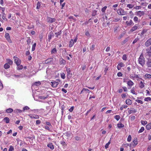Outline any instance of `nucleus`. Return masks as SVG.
<instances>
[{
    "instance_id": "nucleus-56",
    "label": "nucleus",
    "mask_w": 151,
    "mask_h": 151,
    "mask_svg": "<svg viewBox=\"0 0 151 151\" xmlns=\"http://www.w3.org/2000/svg\"><path fill=\"white\" fill-rule=\"evenodd\" d=\"M139 39L138 38H136L134 40V41L133 42V44H134L135 43H136L137 41Z\"/></svg>"
},
{
    "instance_id": "nucleus-21",
    "label": "nucleus",
    "mask_w": 151,
    "mask_h": 151,
    "mask_svg": "<svg viewBox=\"0 0 151 151\" xmlns=\"http://www.w3.org/2000/svg\"><path fill=\"white\" fill-rule=\"evenodd\" d=\"M145 86L144 85V84L143 82L142 81L140 82V83L139 84V87L141 88H142L144 87Z\"/></svg>"
},
{
    "instance_id": "nucleus-30",
    "label": "nucleus",
    "mask_w": 151,
    "mask_h": 151,
    "mask_svg": "<svg viewBox=\"0 0 151 151\" xmlns=\"http://www.w3.org/2000/svg\"><path fill=\"white\" fill-rule=\"evenodd\" d=\"M4 67L5 69H7L9 68L10 66L8 65V64L6 63L4 65Z\"/></svg>"
},
{
    "instance_id": "nucleus-9",
    "label": "nucleus",
    "mask_w": 151,
    "mask_h": 151,
    "mask_svg": "<svg viewBox=\"0 0 151 151\" xmlns=\"http://www.w3.org/2000/svg\"><path fill=\"white\" fill-rule=\"evenodd\" d=\"M128 80L129 81L127 82V84L128 86L130 87H130L134 85V83L131 80Z\"/></svg>"
},
{
    "instance_id": "nucleus-2",
    "label": "nucleus",
    "mask_w": 151,
    "mask_h": 151,
    "mask_svg": "<svg viewBox=\"0 0 151 151\" xmlns=\"http://www.w3.org/2000/svg\"><path fill=\"white\" fill-rule=\"evenodd\" d=\"M14 62L17 65H19L21 63L20 60L18 57L16 56L14 57Z\"/></svg>"
},
{
    "instance_id": "nucleus-38",
    "label": "nucleus",
    "mask_w": 151,
    "mask_h": 151,
    "mask_svg": "<svg viewBox=\"0 0 151 151\" xmlns=\"http://www.w3.org/2000/svg\"><path fill=\"white\" fill-rule=\"evenodd\" d=\"M36 45V43H35L32 45V51H33L35 50Z\"/></svg>"
},
{
    "instance_id": "nucleus-11",
    "label": "nucleus",
    "mask_w": 151,
    "mask_h": 151,
    "mask_svg": "<svg viewBox=\"0 0 151 151\" xmlns=\"http://www.w3.org/2000/svg\"><path fill=\"white\" fill-rule=\"evenodd\" d=\"M55 18L49 17L47 19V22H48L52 23L55 22Z\"/></svg>"
},
{
    "instance_id": "nucleus-40",
    "label": "nucleus",
    "mask_w": 151,
    "mask_h": 151,
    "mask_svg": "<svg viewBox=\"0 0 151 151\" xmlns=\"http://www.w3.org/2000/svg\"><path fill=\"white\" fill-rule=\"evenodd\" d=\"M144 130H145L144 128L143 127H141L138 133H140L142 132L143 131H144Z\"/></svg>"
},
{
    "instance_id": "nucleus-33",
    "label": "nucleus",
    "mask_w": 151,
    "mask_h": 151,
    "mask_svg": "<svg viewBox=\"0 0 151 151\" xmlns=\"http://www.w3.org/2000/svg\"><path fill=\"white\" fill-rule=\"evenodd\" d=\"M41 84V83L40 81L34 83V85L35 86H38Z\"/></svg>"
},
{
    "instance_id": "nucleus-35",
    "label": "nucleus",
    "mask_w": 151,
    "mask_h": 151,
    "mask_svg": "<svg viewBox=\"0 0 151 151\" xmlns=\"http://www.w3.org/2000/svg\"><path fill=\"white\" fill-rule=\"evenodd\" d=\"M23 111H22L21 110L19 109H16L14 110V111L16 113H21Z\"/></svg>"
},
{
    "instance_id": "nucleus-10",
    "label": "nucleus",
    "mask_w": 151,
    "mask_h": 151,
    "mask_svg": "<svg viewBox=\"0 0 151 151\" xmlns=\"http://www.w3.org/2000/svg\"><path fill=\"white\" fill-rule=\"evenodd\" d=\"M144 14V12L142 11H139L136 12L137 15L139 16L140 17L143 15Z\"/></svg>"
},
{
    "instance_id": "nucleus-20",
    "label": "nucleus",
    "mask_w": 151,
    "mask_h": 151,
    "mask_svg": "<svg viewBox=\"0 0 151 151\" xmlns=\"http://www.w3.org/2000/svg\"><path fill=\"white\" fill-rule=\"evenodd\" d=\"M137 112L136 110L135 109H132L128 111V113L129 114H131L132 113H135Z\"/></svg>"
},
{
    "instance_id": "nucleus-31",
    "label": "nucleus",
    "mask_w": 151,
    "mask_h": 151,
    "mask_svg": "<svg viewBox=\"0 0 151 151\" xmlns=\"http://www.w3.org/2000/svg\"><path fill=\"white\" fill-rule=\"evenodd\" d=\"M147 53L149 56H151V51L149 49H147L146 50Z\"/></svg>"
},
{
    "instance_id": "nucleus-64",
    "label": "nucleus",
    "mask_w": 151,
    "mask_h": 151,
    "mask_svg": "<svg viewBox=\"0 0 151 151\" xmlns=\"http://www.w3.org/2000/svg\"><path fill=\"white\" fill-rule=\"evenodd\" d=\"M135 119V117L134 116H133L130 118V119L131 121H132Z\"/></svg>"
},
{
    "instance_id": "nucleus-50",
    "label": "nucleus",
    "mask_w": 151,
    "mask_h": 151,
    "mask_svg": "<svg viewBox=\"0 0 151 151\" xmlns=\"http://www.w3.org/2000/svg\"><path fill=\"white\" fill-rule=\"evenodd\" d=\"M61 77L63 79H64L65 78V75L63 73L61 74Z\"/></svg>"
},
{
    "instance_id": "nucleus-46",
    "label": "nucleus",
    "mask_w": 151,
    "mask_h": 151,
    "mask_svg": "<svg viewBox=\"0 0 151 151\" xmlns=\"http://www.w3.org/2000/svg\"><path fill=\"white\" fill-rule=\"evenodd\" d=\"M144 100L145 101H148L151 100V98L150 97H147Z\"/></svg>"
},
{
    "instance_id": "nucleus-15",
    "label": "nucleus",
    "mask_w": 151,
    "mask_h": 151,
    "mask_svg": "<svg viewBox=\"0 0 151 151\" xmlns=\"http://www.w3.org/2000/svg\"><path fill=\"white\" fill-rule=\"evenodd\" d=\"M68 76L69 77H71V76L72 74L70 73L71 70L70 68H67L66 70Z\"/></svg>"
},
{
    "instance_id": "nucleus-12",
    "label": "nucleus",
    "mask_w": 151,
    "mask_h": 151,
    "mask_svg": "<svg viewBox=\"0 0 151 151\" xmlns=\"http://www.w3.org/2000/svg\"><path fill=\"white\" fill-rule=\"evenodd\" d=\"M126 23L127 26H131L134 24V23L131 19L130 20L129 22L127 21Z\"/></svg>"
},
{
    "instance_id": "nucleus-3",
    "label": "nucleus",
    "mask_w": 151,
    "mask_h": 151,
    "mask_svg": "<svg viewBox=\"0 0 151 151\" xmlns=\"http://www.w3.org/2000/svg\"><path fill=\"white\" fill-rule=\"evenodd\" d=\"M1 10L2 11V18L4 20H6V21H7V19L6 18V15L4 12L5 10V9L4 8L1 7Z\"/></svg>"
},
{
    "instance_id": "nucleus-42",
    "label": "nucleus",
    "mask_w": 151,
    "mask_h": 151,
    "mask_svg": "<svg viewBox=\"0 0 151 151\" xmlns=\"http://www.w3.org/2000/svg\"><path fill=\"white\" fill-rule=\"evenodd\" d=\"M107 7L106 6H105L104 7H103L101 9V11L103 12H105V11Z\"/></svg>"
},
{
    "instance_id": "nucleus-47",
    "label": "nucleus",
    "mask_w": 151,
    "mask_h": 151,
    "mask_svg": "<svg viewBox=\"0 0 151 151\" xmlns=\"http://www.w3.org/2000/svg\"><path fill=\"white\" fill-rule=\"evenodd\" d=\"M120 117L119 115H116L114 116V118L116 119L117 121H118L120 119Z\"/></svg>"
},
{
    "instance_id": "nucleus-39",
    "label": "nucleus",
    "mask_w": 151,
    "mask_h": 151,
    "mask_svg": "<svg viewBox=\"0 0 151 151\" xmlns=\"http://www.w3.org/2000/svg\"><path fill=\"white\" fill-rule=\"evenodd\" d=\"M17 69L18 70H21L23 68V66L22 65H20L19 64V65H17Z\"/></svg>"
},
{
    "instance_id": "nucleus-37",
    "label": "nucleus",
    "mask_w": 151,
    "mask_h": 151,
    "mask_svg": "<svg viewBox=\"0 0 151 151\" xmlns=\"http://www.w3.org/2000/svg\"><path fill=\"white\" fill-rule=\"evenodd\" d=\"M8 63L10 65H12L13 63V61L10 59H7Z\"/></svg>"
},
{
    "instance_id": "nucleus-26",
    "label": "nucleus",
    "mask_w": 151,
    "mask_h": 151,
    "mask_svg": "<svg viewBox=\"0 0 151 151\" xmlns=\"http://www.w3.org/2000/svg\"><path fill=\"white\" fill-rule=\"evenodd\" d=\"M87 91V92L89 93L90 92V90L87 89H86L85 88H83L82 90L81 91L80 93H82L84 91Z\"/></svg>"
},
{
    "instance_id": "nucleus-43",
    "label": "nucleus",
    "mask_w": 151,
    "mask_h": 151,
    "mask_svg": "<svg viewBox=\"0 0 151 151\" xmlns=\"http://www.w3.org/2000/svg\"><path fill=\"white\" fill-rule=\"evenodd\" d=\"M135 101L139 103H140L141 104H143V102L142 100H140L137 99L135 100Z\"/></svg>"
},
{
    "instance_id": "nucleus-36",
    "label": "nucleus",
    "mask_w": 151,
    "mask_h": 151,
    "mask_svg": "<svg viewBox=\"0 0 151 151\" xmlns=\"http://www.w3.org/2000/svg\"><path fill=\"white\" fill-rule=\"evenodd\" d=\"M134 6V5L132 4H128L127 5V7L129 8H132Z\"/></svg>"
},
{
    "instance_id": "nucleus-17",
    "label": "nucleus",
    "mask_w": 151,
    "mask_h": 151,
    "mask_svg": "<svg viewBox=\"0 0 151 151\" xmlns=\"http://www.w3.org/2000/svg\"><path fill=\"white\" fill-rule=\"evenodd\" d=\"M47 146L52 150L54 148V146L52 143H49L47 145Z\"/></svg>"
},
{
    "instance_id": "nucleus-55",
    "label": "nucleus",
    "mask_w": 151,
    "mask_h": 151,
    "mask_svg": "<svg viewBox=\"0 0 151 151\" xmlns=\"http://www.w3.org/2000/svg\"><path fill=\"white\" fill-rule=\"evenodd\" d=\"M96 14V11L95 10L93 11L92 12V15L95 16Z\"/></svg>"
},
{
    "instance_id": "nucleus-57",
    "label": "nucleus",
    "mask_w": 151,
    "mask_h": 151,
    "mask_svg": "<svg viewBox=\"0 0 151 151\" xmlns=\"http://www.w3.org/2000/svg\"><path fill=\"white\" fill-rule=\"evenodd\" d=\"M14 150V147L12 146H10L9 148V151H13Z\"/></svg>"
},
{
    "instance_id": "nucleus-22",
    "label": "nucleus",
    "mask_w": 151,
    "mask_h": 151,
    "mask_svg": "<svg viewBox=\"0 0 151 151\" xmlns=\"http://www.w3.org/2000/svg\"><path fill=\"white\" fill-rule=\"evenodd\" d=\"M3 120L5 121L6 123H8L9 122V119L8 117H6L4 118Z\"/></svg>"
},
{
    "instance_id": "nucleus-29",
    "label": "nucleus",
    "mask_w": 151,
    "mask_h": 151,
    "mask_svg": "<svg viewBox=\"0 0 151 151\" xmlns=\"http://www.w3.org/2000/svg\"><path fill=\"white\" fill-rule=\"evenodd\" d=\"M128 40V38H126L123 41L122 43V45H123L126 42H127V41Z\"/></svg>"
},
{
    "instance_id": "nucleus-6",
    "label": "nucleus",
    "mask_w": 151,
    "mask_h": 151,
    "mask_svg": "<svg viewBox=\"0 0 151 151\" xmlns=\"http://www.w3.org/2000/svg\"><path fill=\"white\" fill-rule=\"evenodd\" d=\"M117 12L120 15H124L126 14V13L124 10L122 9H121L120 10H118Z\"/></svg>"
},
{
    "instance_id": "nucleus-4",
    "label": "nucleus",
    "mask_w": 151,
    "mask_h": 151,
    "mask_svg": "<svg viewBox=\"0 0 151 151\" xmlns=\"http://www.w3.org/2000/svg\"><path fill=\"white\" fill-rule=\"evenodd\" d=\"M5 37L7 41L10 43H12V41L10 40V37L8 33H6L5 35Z\"/></svg>"
},
{
    "instance_id": "nucleus-44",
    "label": "nucleus",
    "mask_w": 151,
    "mask_h": 151,
    "mask_svg": "<svg viewBox=\"0 0 151 151\" xmlns=\"http://www.w3.org/2000/svg\"><path fill=\"white\" fill-rule=\"evenodd\" d=\"M41 6V3L39 2H38L37 3V9H39Z\"/></svg>"
},
{
    "instance_id": "nucleus-23",
    "label": "nucleus",
    "mask_w": 151,
    "mask_h": 151,
    "mask_svg": "<svg viewBox=\"0 0 151 151\" xmlns=\"http://www.w3.org/2000/svg\"><path fill=\"white\" fill-rule=\"evenodd\" d=\"M147 130H149L151 128V122L147 124L146 127Z\"/></svg>"
},
{
    "instance_id": "nucleus-61",
    "label": "nucleus",
    "mask_w": 151,
    "mask_h": 151,
    "mask_svg": "<svg viewBox=\"0 0 151 151\" xmlns=\"http://www.w3.org/2000/svg\"><path fill=\"white\" fill-rule=\"evenodd\" d=\"M36 124H39L40 123L41 121L39 120H37L36 121Z\"/></svg>"
},
{
    "instance_id": "nucleus-16",
    "label": "nucleus",
    "mask_w": 151,
    "mask_h": 151,
    "mask_svg": "<svg viewBox=\"0 0 151 151\" xmlns=\"http://www.w3.org/2000/svg\"><path fill=\"white\" fill-rule=\"evenodd\" d=\"M52 60L53 58H52L48 59L45 61V64H48L52 61Z\"/></svg>"
},
{
    "instance_id": "nucleus-59",
    "label": "nucleus",
    "mask_w": 151,
    "mask_h": 151,
    "mask_svg": "<svg viewBox=\"0 0 151 151\" xmlns=\"http://www.w3.org/2000/svg\"><path fill=\"white\" fill-rule=\"evenodd\" d=\"M118 65L121 68L124 66V64L122 63H120L118 64Z\"/></svg>"
},
{
    "instance_id": "nucleus-48",
    "label": "nucleus",
    "mask_w": 151,
    "mask_h": 151,
    "mask_svg": "<svg viewBox=\"0 0 151 151\" xmlns=\"http://www.w3.org/2000/svg\"><path fill=\"white\" fill-rule=\"evenodd\" d=\"M60 143L63 146H66L67 145L65 142L64 141H61Z\"/></svg>"
},
{
    "instance_id": "nucleus-54",
    "label": "nucleus",
    "mask_w": 151,
    "mask_h": 151,
    "mask_svg": "<svg viewBox=\"0 0 151 151\" xmlns=\"http://www.w3.org/2000/svg\"><path fill=\"white\" fill-rule=\"evenodd\" d=\"M65 61L64 60H63L62 59L60 61V64H64L65 63Z\"/></svg>"
},
{
    "instance_id": "nucleus-25",
    "label": "nucleus",
    "mask_w": 151,
    "mask_h": 151,
    "mask_svg": "<svg viewBox=\"0 0 151 151\" xmlns=\"http://www.w3.org/2000/svg\"><path fill=\"white\" fill-rule=\"evenodd\" d=\"M13 111V109L11 108H9V109H7L6 110V112L8 113H12Z\"/></svg>"
},
{
    "instance_id": "nucleus-27",
    "label": "nucleus",
    "mask_w": 151,
    "mask_h": 151,
    "mask_svg": "<svg viewBox=\"0 0 151 151\" xmlns=\"http://www.w3.org/2000/svg\"><path fill=\"white\" fill-rule=\"evenodd\" d=\"M111 143V140H110L108 143L106 144V145L105 146V148L106 149H107L109 145Z\"/></svg>"
},
{
    "instance_id": "nucleus-19",
    "label": "nucleus",
    "mask_w": 151,
    "mask_h": 151,
    "mask_svg": "<svg viewBox=\"0 0 151 151\" xmlns=\"http://www.w3.org/2000/svg\"><path fill=\"white\" fill-rule=\"evenodd\" d=\"M126 103L128 105H131L132 104V102L130 100L128 99L126 100Z\"/></svg>"
},
{
    "instance_id": "nucleus-62",
    "label": "nucleus",
    "mask_w": 151,
    "mask_h": 151,
    "mask_svg": "<svg viewBox=\"0 0 151 151\" xmlns=\"http://www.w3.org/2000/svg\"><path fill=\"white\" fill-rule=\"evenodd\" d=\"M122 73L120 72H119L117 73V76H119V77L122 76Z\"/></svg>"
},
{
    "instance_id": "nucleus-28",
    "label": "nucleus",
    "mask_w": 151,
    "mask_h": 151,
    "mask_svg": "<svg viewBox=\"0 0 151 151\" xmlns=\"http://www.w3.org/2000/svg\"><path fill=\"white\" fill-rule=\"evenodd\" d=\"M117 127L118 128H120L124 127V125L121 123L117 124Z\"/></svg>"
},
{
    "instance_id": "nucleus-63",
    "label": "nucleus",
    "mask_w": 151,
    "mask_h": 151,
    "mask_svg": "<svg viewBox=\"0 0 151 151\" xmlns=\"http://www.w3.org/2000/svg\"><path fill=\"white\" fill-rule=\"evenodd\" d=\"M73 109H74L73 107L72 106V107H71L69 109V111H70V112H72L73 111Z\"/></svg>"
},
{
    "instance_id": "nucleus-58",
    "label": "nucleus",
    "mask_w": 151,
    "mask_h": 151,
    "mask_svg": "<svg viewBox=\"0 0 151 151\" xmlns=\"http://www.w3.org/2000/svg\"><path fill=\"white\" fill-rule=\"evenodd\" d=\"M138 18L137 17H135L133 19L134 21L135 22L138 21Z\"/></svg>"
},
{
    "instance_id": "nucleus-32",
    "label": "nucleus",
    "mask_w": 151,
    "mask_h": 151,
    "mask_svg": "<svg viewBox=\"0 0 151 151\" xmlns=\"http://www.w3.org/2000/svg\"><path fill=\"white\" fill-rule=\"evenodd\" d=\"M145 77L147 78H151V75L150 74H147L145 75Z\"/></svg>"
},
{
    "instance_id": "nucleus-34",
    "label": "nucleus",
    "mask_w": 151,
    "mask_h": 151,
    "mask_svg": "<svg viewBox=\"0 0 151 151\" xmlns=\"http://www.w3.org/2000/svg\"><path fill=\"white\" fill-rule=\"evenodd\" d=\"M131 92L133 94L136 95L137 94L135 92V88L133 87L132 88V89L131 90Z\"/></svg>"
},
{
    "instance_id": "nucleus-45",
    "label": "nucleus",
    "mask_w": 151,
    "mask_h": 151,
    "mask_svg": "<svg viewBox=\"0 0 151 151\" xmlns=\"http://www.w3.org/2000/svg\"><path fill=\"white\" fill-rule=\"evenodd\" d=\"M56 52V49L55 48L53 49L51 51L52 53H55Z\"/></svg>"
},
{
    "instance_id": "nucleus-13",
    "label": "nucleus",
    "mask_w": 151,
    "mask_h": 151,
    "mask_svg": "<svg viewBox=\"0 0 151 151\" xmlns=\"http://www.w3.org/2000/svg\"><path fill=\"white\" fill-rule=\"evenodd\" d=\"M148 67L150 68L151 67V59H148L146 63Z\"/></svg>"
},
{
    "instance_id": "nucleus-41",
    "label": "nucleus",
    "mask_w": 151,
    "mask_h": 151,
    "mask_svg": "<svg viewBox=\"0 0 151 151\" xmlns=\"http://www.w3.org/2000/svg\"><path fill=\"white\" fill-rule=\"evenodd\" d=\"M141 124L143 125H145L147 124V122L146 121H144L143 120H141Z\"/></svg>"
},
{
    "instance_id": "nucleus-1",
    "label": "nucleus",
    "mask_w": 151,
    "mask_h": 151,
    "mask_svg": "<svg viewBox=\"0 0 151 151\" xmlns=\"http://www.w3.org/2000/svg\"><path fill=\"white\" fill-rule=\"evenodd\" d=\"M139 63L143 66L145 64V59L142 54H141L138 59Z\"/></svg>"
},
{
    "instance_id": "nucleus-51",
    "label": "nucleus",
    "mask_w": 151,
    "mask_h": 151,
    "mask_svg": "<svg viewBox=\"0 0 151 151\" xmlns=\"http://www.w3.org/2000/svg\"><path fill=\"white\" fill-rule=\"evenodd\" d=\"M71 133L70 132H67L65 133V135L67 137H69L71 134Z\"/></svg>"
},
{
    "instance_id": "nucleus-7",
    "label": "nucleus",
    "mask_w": 151,
    "mask_h": 151,
    "mask_svg": "<svg viewBox=\"0 0 151 151\" xmlns=\"http://www.w3.org/2000/svg\"><path fill=\"white\" fill-rule=\"evenodd\" d=\"M51 83H52L51 85L53 87H56L59 84V83L58 81H55L51 82Z\"/></svg>"
},
{
    "instance_id": "nucleus-24",
    "label": "nucleus",
    "mask_w": 151,
    "mask_h": 151,
    "mask_svg": "<svg viewBox=\"0 0 151 151\" xmlns=\"http://www.w3.org/2000/svg\"><path fill=\"white\" fill-rule=\"evenodd\" d=\"M74 41L72 39L70 42V43L69 45V47H72L73 45L74 44Z\"/></svg>"
},
{
    "instance_id": "nucleus-14",
    "label": "nucleus",
    "mask_w": 151,
    "mask_h": 151,
    "mask_svg": "<svg viewBox=\"0 0 151 151\" xmlns=\"http://www.w3.org/2000/svg\"><path fill=\"white\" fill-rule=\"evenodd\" d=\"M137 28L138 27L137 26V24H136L135 25L132 27V29L130 30V31L131 32H133L137 29Z\"/></svg>"
},
{
    "instance_id": "nucleus-49",
    "label": "nucleus",
    "mask_w": 151,
    "mask_h": 151,
    "mask_svg": "<svg viewBox=\"0 0 151 151\" xmlns=\"http://www.w3.org/2000/svg\"><path fill=\"white\" fill-rule=\"evenodd\" d=\"M131 136L130 135H129L127 139V140L128 142H130L131 140Z\"/></svg>"
},
{
    "instance_id": "nucleus-8",
    "label": "nucleus",
    "mask_w": 151,
    "mask_h": 151,
    "mask_svg": "<svg viewBox=\"0 0 151 151\" xmlns=\"http://www.w3.org/2000/svg\"><path fill=\"white\" fill-rule=\"evenodd\" d=\"M54 35L52 31L50 32L48 35V39L49 42H50V40L51 39L52 37L54 36Z\"/></svg>"
},
{
    "instance_id": "nucleus-53",
    "label": "nucleus",
    "mask_w": 151,
    "mask_h": 151,
    "mask_svg": "<svg viewBox=\"0 0 151 151\" xmlns=\"http://www.w3.org/2000/svg\"><path fill=\"white\" fill-rule=\"evenodd\" d=\"M127 57L126 55L124 54L123 55L122 57V59L124 60H127Z\"/></svg>"
},
{
    "instance_id": "nucleus-52",
    "label": "nucleus",
    "mask_w": 151,
    "mask_h": 151,
    "mask_svg": "<svg viewBox=\"0 0 151 151\" xmlns=\"http://www.w3.org/2000/svg\"><path fill=\"white\" fill-rule=\"evenodd\" d=\"M29 109V108L28 106H25L23 108V110H22L23 111H24V110H28Z\"/></svg>"
},
{
    "instance_id": "nucleus-60",
    "label": "nucleus",
    "mask_w": 151,
    "mask_h": 151,
    "mask_svg": "<svg viewBox=\"0 0 151 151\" xmlns=\"http://www.w3.org/2000/svg\"><path fill=\"white\" fill-rule=\"evenodd\" d=\"M146 32H147V30H145V29H143L142 30V32H141V34L142 35H143L145 34V33Z\"/></svg>"
},
{
    "instance_id": "nucleus-18",
    "label": "nucleus",
    "mask_w": 151,
    "mask_h": 151,
    "mask_svg": "<svg viewBox=\"0 0 151 151\" xmlns=\"http://www.w3.org/2000/svg\"><path fill=\"white\" fill-rule=\"evenodd\" d=\"M30 117L31 118H34V119H38L39 118V116L38 115H32L30 116Z\"/></svg>"
},
{
    "instance_id": "nucleus-5",
    "label": "nucleus",
    "mask_w": 151,
    "mask_h": 151,
    "mask_svg": "<svg viewBox=\"0 0 151 151\" xmlns=\"http://www.w3.org/2000/svg\"><path fill=\"white\" fill-rule=\"evenodd\" d=\"M151 45V38L149 39L146 41L145 43V45L146 47H148Z\"/></svg>"
}]
</instances>
